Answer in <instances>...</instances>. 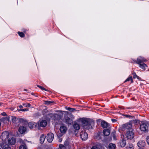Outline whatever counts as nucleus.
<instances>
[{
	"mask_svg": "<svg viewBox=\"0 0 149 149\" xmlns=\"http://www.w3.org/2000/svg\"><path fill=\"white\" fill-rule=\"evenodd\" d=\"M81 121L84 129L89 130L93 128V126L94 124V122L93 120L87 118H84L81 120Z\"/></svg>",
	"mask_w": 149,
	"mask_h": 149,
	"instance_id": "1",
	"label": "nucleus"
},
{
	"mask_svg": "<svg viewBox=\"0 0 149 149\" xmlns=\"http://www.w3.org/2000/svg\"><path fill=\"white\" fill-rule=\"evenodd\" d=\"M147 61V60L144 57H142L141 59H138V61L136 62V63L139 65V67L143 70L146 69V68L147 67V65L144 63L143 62Z\"/></svg>",
	"mask_w": 149,
	"mask_h": 149,
	"instance_id": "2",
	"label": "nucleus"
},
{
	"mask_svg": "<svg viewBox=\"0 0 149 149\" xmlns=\"http://www.w3.org/2000/svg\"><path fill=\"white\" fill-rule=\"evenodd\" d=\"M132 127V125L131 123H127L123 125L121 127H120L119 130H121L122 131H126L127 132V131H130L131 130V129H133Z\"/></svg>",
	"mask_w": 149,
	"mask_h": 149,
	"instance_id": "3",
	"label": "nucleus"
},
{
	"mask_svg": "<svg viewBox=\"0 0 149 149\" xmlns=\"http://www.w3.org/2000/svg\"><path fill=\"white\" fill-rule=\"evenodd\" d=\"M126 136L128 139H132L134 136L133 130L131 129L130 131H127L126 134Z\"/></svg>",
	"mask_w": 149,
	"mask_h": 149,
	"instance_id": "4",
	"label": "nucleus"
},
{
	"mask_svg": "<svg viewBox=\"0 0 149 149\" xmlns=\"http://www.w3.org/2000/svg\"><path fill=\"white\" fill-rule=\"evenodd\" d=\"M9 133L8 131H5L3 132L1 136V138L2 141H6L8 138Z\"/></svg>",
	"mask_w": 149,
	"mask_h": 149,
	"instance_id": "5",
	"label": "nucleus"
},
{
	"mask_svg": "<svg viewBox=\"0 0 149 149\" xmlns=\"http://www.w3.org/2000/svg\"><path fill=\"white\" fill-rule=\"evenodd\" d=\"M46 139L47 141L51 143L53 140L54 138V134L52 133H50L47 134V136H46Z\"/></svg>",
	"mask_w": 149,
	"mask_h": 149,
	"instance_id": "6",
	"label": "nucleus"
},
{
	"mask_svg": "<svg viewBox=\"0 0 149 149\" xmlns=\"http://www.w3.org/2000/svg\"><path fill=\"white\" fill-rule=\"evenodd\" d=\"M124 137V136L121 135V137L122 138V139L120 140L118 143V145L122 148L124 147L126 144V141L123 138Z\"/></svg>",
	"mask_w": 149,
	"mask_h": 149,
	"instance_id": "7",
	"label": "nucleus"
},
{
	"mask_svg": "<svg viewBox=\"0 0 149 149\" xmlns=\"http://www.w3.org/2000/svg\"><path fill=\"white\" fill-rule=\"evenodd\" d=\"M80 136L81 139L84 141L86 140L88 138L87 133L84 131H81L80 132Z\"/></svg>",
	"mask_w": 149,
	"mask_h": 149,
	"instance_id": "8",
	"label": "nucleus"
},
{
	"mask_svg": "<svg viewBox=\"0 0 149 149\" xmlns=\"http://www.w3.org/2000/svg\"><path fill=\"white\" fill-rule=\"evenodd\" d=\"M64 121L66 124L68 125H71L73 122L72 119L68 116H64Z\"/></svg>",
	"mask_w": 149,
	"mask_h": 149,
	"instance_id": "9",
	"label": "nucleus"
},
{
	"mask_svg": "<svg viewBox=\"0 0 149 149\" xmlns=\"http://www.w3.org/2000/svg\"><path fill=\"white\" fill-rule=\"evenodd\" d=\"M148 129L147 125L146 123H143L140 125V129L141 131L146 132Z\"/></svg>",
	"mask_w": 149,
	"mask_h": 149,
	"instance_id": "10",
	"label": "nucleus"
},
{
	"mask_svg": "<svg viewBox=\"0 0 149 149\" xmlns=\"http://www.w3.org/2000/svg\"><path fill=\"white\" fill-rule=\"evenodd\" d=\"M47 124V123L46 120H42L39 121L38 123V125L41 127H44L46 126Z\"/></svg>",
	"mask_w": 149,
	"mask_h": 149,
	"instance_id": "11",
	"label": "nucleus"
},
{
	"mask_svg": "<svg viewBox=\"0 0 149 149\" xmlns=\"http://www.w3.org/2000/svg\"><path fill=\"white\" fill-rule=\"evenodd\" d=\"M67 129V127L65 126H62L60 127V130L61 133L62 134L61 135V136L63 134H65L66 132Z\"/></svg>",
	"mask_w": 149,
	"mask_h": 149,
	"instance_id": "12",
	"label": "nucleus"
},
{
	"mask_svg": "<svg viewBox=\"0 0 149 149\" xmlns=\"http://www.w3.org/2000/svg\"><path fill=\"white\" fill-rule=\"evenodd\" d=\"M137 145L139 148L143 147L145 146L146 143L144 141L141 140L137 143Z\"/></svg>",
	"mask_w": 149,
	"mask_h": 149,
	"instance_id": "13",
	"label": "nucleus"
},
{
	"mask_svg": "<svg viewBox=\"0 0 149 149\" xmlns=\"http://www.w3.org/2000/svg\"><path fill=\"white\" fill-rule=\"evenodd\" d=\"M15 141L16 140L15 138L12 137L8 139V143L11 145H13L15 144Z\"/></svg>",
	"mask_w": 149,
	"mask_h": 149,
	"instance_id": "14",
	"label": "nucleus"
},
{
	"mask_svg": "<svg viewBox=\"0 0 149 149\" xmlns=\"http://www.w3.org/2000/svg\"><path fill=\"white\" fill-rule=\"evenodd\" d=\"M101 126L103 128H106L109 126V124L105 121L102 122L101 123Z\"/></svg>",
	"mask_w": 149,
	"mask_h": 149,
	"instance_id": "15",
	"label": "nucleus"
},
{
	"mask_svg": "<svg viewBox=\"0 0 149 149\" xmlns=\"http://www.w3.org/2000/svg\"><path fill=\"white\" fill-rule=\"evenodd\" d=\"M1 146L3 149H11L10 147L8 144L4 143L1 145Z\"/></svg>",
	"mask_w": 149,
	"mask_h": 149,
	"instance_id": "16",
	"label": "nucleus"
},
{
	"mask_svg": "<svg viewBox=\"0 0 149 149\" xmlns=\"http://www.w3.org/2000/svg\"><path fill=\"white\" fill-rule=\"evenodd\" d=\"M26 130V128L24 126L20 127L18 130L19 131L21 134L24 133Z\"/></svg>",
	"mask_w": 149,
	"mask_h": 149,
	"instance_id": "17",
	"label": "nucleus"
},
{
	"mask_svg": "<svg viewBox=\"0 0 149 149\" xmlns=\"http://www.w3.org/2000/svg\"><path fill=\"white\" fill-rule=\"evenodd\" d=\"M73 127L74 129L77 130H79L80 128V125L76 122L74 123Z\"/></svg>",
	"mask_w": 149,
	"mask_h": 149,
	"instance_id": "18",
	"label": "nucleus"
},
{
	"mask_svg": "<svg viewBox=\"0 0 149 149\" xmlns=\"http://www.w3.org/2000/svg\"><path fill=\"white\" fill-rule=\"evenodd\" d=\"M36 123L33 122H30L28 124L29 127L31 129L33 128L36 127Z\"/></svg>",
	"mask_w": 149,
	"mask_h": 149,
	"instance_id": "19",
	"label": "nucleus"
},
{
	"mask_svg": "<svg viewBox=\"0 0 149 149\" xmlns=\"http://www.w3.org/2000/svg\"><path fill=\"white\" fill-rule=\"evenodd\" d=\"M110 130L108 129H104L103 131V133L104 135L105 136H107L109 135L110 134Z\"/></svg>",
	"mask_w": 149,
	"mask_h": 149,
	"instance_id": "20",
	"label": "nucleus"
},
{
	"mask_svg": "<svg viewBox=\"0 0 149 149\" xmlns=\"http://www.w3.org/2000/svg\"><path fill=\"white\" fill-rule=\"evenodd\" d=\"M9 117H4L0 120V121L4 123H7L9 121Z\"/></svg>",
	"mask_w": 149,
	"mask_h": 149,
	"instance_id": "21",
	"label": "nucleus"
},
{
	"mask_svg": "<svg viewBox=\"0 0 149 149\" xmlns=\"http://www.w3.org/2000/svg\"><path fill=\"white\" fill-rule=\"evenodd\" d=\"M45 138L46 136L44 134H42L41 136L40 139V143H43L45 139Z\"/></svg>",
	"mask_w": 149,
	"mask_h": 149,
	"instance_id": "22",
	"label": "nucleus"
},
{
	"mask_svg": "<svg viewBox=\"0 0 149 149\" xmlns=\"http://www.w3.org/2000/svg\"><path fill=\"white\" fill-rule=\"evenodd\" d=\"M115 145L112 143H110L108 146V148L109 149H115Z\"/></svg>",
	"mask_w": 149,
	"mask_h": 149,
	"instance_id": "23",
	"label": "nucleus"
},
{
	"mask_svg": "<svg viewBox=\"0 0 149 149\" xmlns=\"http://www.w3.org/2000/svg\"><path fill=\"white\" fill-rule=\"evenodd\" d=\"M11 119L12 122L13 123H16L18 121V118L14 116H12Z\"/></svg>",
	"mask_w": 149,
	"mask_h": 149,
	"instance_id": "24",
	"label": "nucleus"
},
{
	"mask_svg": "<svg viewBox=\"0 0 149 149\" xmlns=\"http://www.w3.org/2000/svg\"><path fill=\"white\" fill-rule=\"evenodd\" d=\"M27 147L26 144L23 143L19 147V149H27Z\"/></svg>",
	"mask_w": 149,
	"mask_h": 149,
	"instance_id": "25",
	"label": "nucleus"
},
{
	"mask_svg": "<svg viewBox=\"0 0 149 149\" xmlns=\"http://www.w3.org/2000/svg\"><path fill=\"white\" fill-rule=\"evenodd\" d=\"M65 109L67 110H68L70 112H72V111H76V109H75L74 108H71L69 107H65Z\"/></svg>",
	"mask_w": 149,
	"mask_h": 149,
	"instance_id": "26",
	"label": "nucleus"
},
{
	"mask_svg": "<svg viewBox=\"0 0 149 149\" xmlns=\"http://www.w3.org/2000/svg\"><path fill=\"white\" fill-rule=\"evenodd\" d=\"M125 148L126 149H134V146L132 144H130Z\"/></svg>",
	"mask_w": 149,
	"mask_h": 149,
	"instance_id": "27",
	"label": "nucleus"
},
{
	"mask_svg": "<svg viewBox=\"0 0 149 149\" xmlns=\"http://www.w3.org/2000/svg\"><path fill=\"white\" fill-rule=\"evenodd\" d=\"M54 116V114L52 113H50L49 114L47 115V117L48 119H49L50 118Z\"/></svg>",
	"mask_w": 149,
	"mask_h": 149,
	"instance_id": "28",
	"label": "nucleus"
},
{
	"mask_svg": "<svg viewBox=\"0 0 149 149\" xmlns=\"http://www.w3.org/2000/svg\"><path fill=\"white\" fill-rule=\"evenodd\" d=\"M132 74L133 75V78L135 79L136 78L137 79H140V78L137 75H136L135 72H134L132 73Z\"/></svg>",
	"mask_w": 149,
	"mask_h": 149,
	"instance_id": "29",
	"label": "nucleus"
},
{
	"mask_svg": "<svg viewBox=\"0 0 149 149\" xmlns=\"http://www.w3.org/2000/svg\"><path fill=\"white\" fill-rule=\"evenodd\" d=\"M131 122L132 123L134 124L135 125L136 124L138 123H139V120L135 119L134 120H131Z\"/></svg>",
	"mask_w": 149,
	"mask_h": 149,
	"instance_id": "30",
	"label": "nucleus"
},
{
	"mask_svg": "<svg viewBox=\"0 0 149 149\" xmlns=\"http://www.w3.org/2000/svg\"><path fill=\"white\" fill-rule=\"evenodd\" d=\"M130 80H131V83H133V80H132V77L130 76V77H129L124 82H125L127 81H130Z\"/></svg>",
	"mask_w": 149,
	"mask_h": 149,
	"instance_id": "31",
	"label": "nucleus"
},
{
	"mask_svg": "<svg viewBox=\"0 0 149 149\" xmlns=\"http://www.w3.org/2000/svg\"><path fill=\"white\" fill-rule=\"evenodd\" d=\"M17 33L19 35V36L21 37H23L25 36L23 32H20L18 31L17 32Z\"/></svg>",
	"mask_w": 149,
	"mask_h": 149,
	"instance_id": "32",
	"label": "nucleus"
},
{
	"mask_svg": "<svg viewBox=\"0 0 149 149\" xmlns=\"http://www.w3.org/2000/svg\"><path fill=\"white\" fill-rule=\"evenodd\" d=\"M142 56H140L138 58L136 59V60H132V61H131V62L132 63H136V62L137 61H138V59H141V57H142Z\"/></svg>",
	"mask_w": 149,
	"mask_h": 149,
	"instance_id": "33",
	"label": "nucleus"
},
{
	"mask_svg": "<svg viewBox=\"0 0 149 149\" xmlns=\"http://www.w3.org/2000/svg\"><path fill=\"white\" fill-rule=\"evenodd\" d=\"M58 149H66V147L64 145L60 144L59 145V147Z\"/></svg>",
	"mask_w": 149,
	"mask_h": 149,
	"instance_id": "34",
	"label": "nucleus"
},
{
	"mask_svg": "<svg viewBox=\"0 0 149 149\" xmlns=\"http://www.w3.org/2000/svg\"><path fill=\"white\" fill-rule=\"evenodd\" d=\"M22 105L26 107H31V104L29 103H23Z\"/></svg>",
	"mask_w": 149,
	"mask_h": 149,
	"instance_id": "35",
	"label": "nucleus"
},
{
	"mask_svg": "<svg viewBox=\"0 0 149 149\" xmlns=\"http://www.w3.org/2000/svg\"><path fill=\"white\" fill-rule=\"evenodd\" d=\"M45 104L47 105H49L53 102H52L49 101H45Z\"/></svg>",
	"mask_w": 149,
	"mask_h": 149,
	"instance_id": "36",
	"label": "nucleus"
},
{
	"mask_svg": "<svg viewBox=\"0 0 149 149\" xmlns=\"http://www.w3.org/2000/svg\"><path fill=\"white\" fill-rule=\"evenodd\" d=\"M37 86L38 87V88H40V89H41L42 90H45L46 91H47V90L46 89H45L43 87L40 86L38 85H37Z\"/></svg>",
	"mask_w": 149,
	"mask_h": 149,
	"instance_id": "37",
	"label": "nucleus"
},
{
	"mask_svg": "<svg viewBox=\"0 0 149 149\" xmlns=\"http://www.w3.org/2000/svg\"><path fill=\"white\" fill-rule=\"evenodd\" d=\"M64 145L65 146H67L69 145V142L68 140H66L65 141L64 143Z\"/></svg>",
	"mask_w": 149,
	"mask_h": 149,
	"instance_id": "38",
	"label": "nucleus"
},
{
	"mask_svg": "<svg viewBox=\"0 0 149 149\" xmlns=\"http://www.w3.org/2000/svg\"><path fill=\"white\" fill-rule=\"evenodd\" d=\"M91 149H100V148L96 146H94L92 147Z\"/></svg>",
	"mask_w": 149,
	"mask_h": 149,
	"instance_id": "39",
	"label": "nucleus"
},
{
	"mask_svg": "<svg viewBox=\"0 0 149 149\" xmlns=\"http://www.w3.org/2000/svg\"><path fill=\"white\" fill-rule=\"evenodd\" d=\"M112 137L114 140H116V138L115 134L114 133H112Z\"/></svg>",
	"mask_w": 149,
	"mask_h": 149,
	"instance_id": "40",
	"label": "nucleus"
},
{
	"mask_svg": "<svg viewBox=\"0 0 149 149\" xmlns=\"http://www.w3.org/2000/svg\"><path fill=\"white\" fill-rule=\"evenodd\" d=\"M146 140L148 143L149 144V136L147 137L146 138Z\"/></svg>",
	"mask_w": 149,
	"mask_h": 149,
	"instance_id": "41",
	"label": "nucleus"
},
{
	"mask_svg": "<svg viewBox=\"0 0 149 149\" xmlns=\"http://www.w3.org/2000/svg\"><path fill=\"white\" fill-rule=\"evenodd\" d=\"M70 118L72 119H72H74V116L71 114H70Z\"/></svg>",
	"mask_w": 149,
	"mask_h": 149,
	"instance_id": "42",
	"label": "nucleus"
},
{
	"mask_svg": "<svg viewBox=\"0 0 149 149\" xmlns=\"http://www.w3.org/2000/svg\"><path fill=\"white\" fill-rule=\"evenodd\" d=\"M29 109H22V111H28Z\"/></svg>",
	"mask_w": 149,
	"mask_h": 149,
	"instance_id": "43",
	"label": "nucleus"
},
{
	"mask_svg": "<svg viewBox=\"0 0 149 149\" xmlns=\"http://www.w3.org/2000/svg\"><path fill=\"white\" fill-rule=\"evenodd\" d=\"M1 115L3 116L6 115V114L5 112H3L1 113Z\"/></svg>",
	"mask_w": 149,
	"mask_h": 149,
	"instance_id": "44",
	"label": "nucleus"
},
{
	"mask_svg": "<svg viewBox=\"0 0 149 149\" xmlns=\"http://www.w3.org/2000/svg\"><path fill=\"white\" fill-rule=\"evenodd\" d=\"M111 120L113 122H116V120L115 119H111Z\"/></svg>",
	"mask_w": 149,
	"mask_h": 149,
	"instance_id": "45",
	"label": "nucleus"
},
{
	"mask_svg": "<svg viewBox=\"0 0 149 149\" xmlns=\"http://www.w3.org/2000/svg\"><path fill=\"white\" fill-rule=\"evenodd\" d=\"M124 116L125 117H132V116H130V115H124Z\"/></svg>",
	"mask_w": 149,
	"mask_h": 149,
	"instance_id": "46",
	"label": "nucleus"
},
{
	"mask_svg": "<svg viewBox=\"0 0 149 149\" xmlns=\"http://www.w3.org/2000/svg\"><path fill=\"white\" fill-rule=\"evenodd\" d=\"M62 141V139L61 138H58V141L59 142H61Z\"/></svg>",
	"mask_w": 149,
	"mask_h": 149,
	"instance_id": "47",
	"label": "nucleus"
},
{
	"mask_svg": "<svg viewBox=\"0 0 149 149\" xmlns=\"http://www.w3.org/2000/svg\"><path fill=\"white\" fill-rule=\"evenodd\" d=\"M17 110H18V111H22V109H17Z\"/></svg>",
	"mask_w": 149,
	"mask_h": 149,
	"instance_id": "48",
	"label": "nucleus"
},
{
	"mask_svg": "<svg viewBox=\"0 0 149 149\" xmlns=\"http://www.w3.org/2000/svg\"><path fill=\"white\" fill-rule=\"evenodd\" d=\"M97 135L98 136V137H99V138L101 139V138L100 136V134H97Z\"/></svg>",
	"mask_w": 149,
	"mask_h": 149,
	"instance_id": "49",
	"label": "nucleus"
},
{
	"mask_svg": "<svg viewBox=\"0 0 149 149\" xmlns=\"http://www.w3.org/2000/svg\"><path fill=\"white\" fill-rule=\"evenodd\" d=\"M19 107L20 108H23V106H22V105H20L19 106Z\"/></svg>",
	"mask_w": 149,
	"mask_h": 149,
	"instance_id": "50",
	"label": "nucleus"
},
{
	"mask_svg": "<svg viewBox=\"0 0 149 149\" xmlns=\"http://www.w3.org/2000/svg\"><path fill=\"white\" fill-rule=\"evenodd\" d=\"M10 109L12 110V111H13V110H14V108H10Z\"/></svg>",
	"mask_w": 149,
	"mask_h": 149,
	"instance_id": "51",
	"label": "nucleus"
},
{
	"mask_svg": "<svg viewBox=\"0 0 149 149\" xmlns=\"http://www.w3.org/2000/svg\"><path fill=\"white\" fill-rule=\"evenodd\" d=\"M24 91H27V90L26 89H24Z\"/></svg>",
	"mask_w": 149,
	"mask_h": 149,
	"instance_id": "52",
	"label": "nucleus"
},
{
	"mask_svg": "<svg viewBox=\"0 0 149 149\" xmlns=\"http://www.w3.org/2000/svg\"><path fill=\"white\" fill-rule=\"evenodd\" d=\"M138 149H144L143 148H139Z\"/></svg>",
	"mask_w": 149,
	"mask_h": 149,
	"instance_id": "53",
	"label": "nucleus"
},
{
	"mask_svg": "<svg viewBox=\"0 0 149 149\" xmlns=\"http://www.w3.org/2000/svg\"><path fill=\"white\" fill-rule=\"evenodd\" d=\"M46 111V109H45V110H43V111Z\"/></svg>",
	"mask_w": 149,
	"mask_h": 149,
	"instance_id": "54",
	"label": "nucleus"
},
{
	"mask_svg": "<svg viewBox=\"0 0 149 149\" xmlns=\"http://www.w3.org/2000/svg\"><path fill=\"white\" fill-rule=\"evenodd\" d=\"M65 112H66L67 113H68V112L67 111H65Z\"/></svg>",
	"mask_w": 149,
	"mask_h": 149,
	"instance_id": "55",
	"label": "nucleus"
},
{
	"mask_svg": "<svg viewBox=\"0 0 149 149\" xmlns=\"http://www.w3.org/2000/svg\"><path fill=\"white\" fill-rule=\"evenodd\" d=\"M31 94H32V95H34V93H31Z\"/></svg>",
	"mask_w": 149,
	"mask_h": 149,
	"instance_id": "56",
	"label": "nucleus"
},
{
	"mask_svg": "<svg viewBox=\"0 0 149 149\" xmlns=\"http://www.w3.org/2000/svg\"><path fill=\"white\" fill-rule=\"evenodd\" d=\"M1 122H0V127L1 126Z\"/></svg>",
	"mask_w": 149,
	"mask_h": 149,
	"instance_id": "57",
	"label": "nucleus"
},
{
	"mask_svg": "<svg viewBox=\"0 0 149 149\" xmlns=\"http://www.w3.org/2000/svg\"><path fill=\"white\" fill-rule=\"evenodd\" d=\"M1 105V103H0V106Z\"/></svg>",
	"mask_w": 149,
	"mask_h": 149,
	"instance_id": "58",
	"label": "nucleus"
},
{
	"mask_svg": "<svg viewBox=\"0 0 149 149\" xmlns=\"http://www.w3.org/2000/svg\"><path fill=\"white\" fill-rule=\"evenodd\" d=\"M0 149H1V148H0Z\"/></svg>",
	"mask_w": 149,
	"mask_h": 149,
	"instance_id": "59",
	"label": "nucleus"
}]
</instances>
